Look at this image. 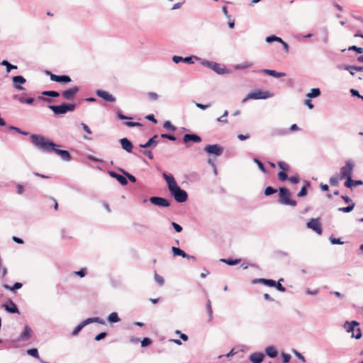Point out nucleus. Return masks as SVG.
I'll use <instances>...</instances> for the list:
<instances>
[{
    "instance_id": "nucleus-1",
    "label": "nucleus",
    "mask_w": 363,
    "mask_h": 363,
    "mask_svg": "<svg viewBox=\"0 0 363 363\" xmlns=\"http://www.w3.org/2000/svg\"><path fill=\"white\" fill-rule=\"evenodd\" d=\"M30 140L35 146H36L41 150L48 152L53 151L54 152L60 155L63 160H71L72 157L68 151L55 148V147H57L58 145L52 142L51 140L46 139L43 135L33 134L30 135Z\"/></svg>"
},
{
    "instance_id": "nucleus-2",
    "label": "nucleus",
    "mask_w": 363,
    "mask_h": 363,
    "mask_svg": "<svg viewBox=\"0 0 363 363\" xmlns=\"http://www.w3.org/2000/svg\"><path fill=\"white\" fill-rule=\"evenodd\" d=\"M162 176L167 182L171 195L174 196L175 201L179 203L185 202L187 200L188 194L178 186L174 177L167 173H163Z\"/></svg>"
},
{
    "instance_id": "nucleus-3",
    "label": "nucleus",
    "mask_w": 363,
    "mask_h": 363,
    "mask_svg": "<svg viewBox=\"0 0 363 363\" xmlns=\"http://www.w3.org/2000/svg\"><path fill=\"white\" fill-rule=\"evenodd\" d=\"M75 107V104H64L58 106H49V108L51 109L55 115L65 114L67 112L74 111Z\"/></svg>"
},
{
    "instance_id": "nucleus-4",
    "label": "nucleus",
    "mask_w": 363,
    "mask_h": 363,
    "mask_svg": "<svg viewBox=\"0 0 363 363\" xmlns=\"http://www.w3.org/2000/svg\"><path fill=\"white\" fill-rule=\"evenodd\" d=\"M272 94L267 91H262L257 89L254 91L249 93L245 98L242 101V103H245L249 99H266L270 98Z\"/></svg>"
},
{
    "instance_id": "nucleus-5",
    "label": "nucleus",
    "mask_w": 363,
    "mask_h": 363,
    "mask_svg": "<svg viewBox=\"0 0 363 363\" xmlns=\"http://www.w3.org/2000/svg\"><path fill=\"white\" fill-rule=\"evenodd\" d=\"M291 194L289 191L286 188H280L279 189V202L280 203L284 205H289L291 206H295L296 205V201L293 199H290L289 197Z\"/></svg>"
},
{
    "instance_id": "nucleus-6",
    "label": "nucleus",
    "mask_w": 363,
    "mask_h": 363,
    "mask_svg": "<svg viewBox=\"0 0 363 363\" xmlns=\"http://www.w3.org/2000/svg\"><path fill=\"white\" fill-rule=\"evenodd\" d=\"M354 164L352 160H347L345 164L340 168V177L343 179L347 177H352Z\"/></svg>"
},
{
    "instance_id": "nucleus-7",
    "label": "nucleus",
    "mask_w": 363,
    "mask_h": 363,
    "mask_svg": "<svg viewBox=\"0 0 363 363\" xmlns=\"http://www.w3.org/2000/svg\"><path fill=\"white\" fill-rule=\"evenodd\" d=\"M201 65L211 69L215 72H216L217 74H225V73L228 72L227 69H225V67L224 66H222L215 62L204 60V61L201 62Z\"/></svg>"
},
{
    "instance_id": "nucleus-8",
    "label": "nucleus",
    "mask_w": 363,
    "mask_h": 363,
    "mask_svg": "<svg viewBox=\"0 0 363 363\" xmlns=\"http://www.w3.org/2000/svg\"><path fill=\"white\" fill-rule=\"evenodd\" d=\"M204 151L208 154L220 156L223 152V148L219 145H208L204 147Z\"/></svg>"
},
{
    "instance_id": "nucleus-9",
    "label": "nucleus",
    "mask_w": 363,
    "mask_h": 363,
    "mask_svg": "<svg viewBox=\"0 0 363 363\" xmlns=\"http://www.w3.org/2000/svg\"><path fill=\"white\" fill-rule=\"evenodd\" d=\"M150 201L152 204L160 206V207H168L170 205V202L164 198L152 196L150 198Z\"/></svg>"
},
{
    "instance_id": "nucleus-10",
    "label": "nucleus",
    "mask_w": 363,
    "mask_h": 363,
    "mask_svg": "<svg viewBox=\"0 0 363 363\" xmlns=\"http://www.w3.org/2000/svg\"><path fill=\"white\" fill-rule=\"evenodd\" d=\"M46 74L50 76V79L53 82H57L64 83V84L69 83L71 82V78L67 75L58 76V75L51 73L49 71H47Z\"/></svg>"
},
{
    "instance_id": "nucleus-11",
    "label": "nucleus",
    "mask_w": 363,
    "mask_h": 363,
    "mask_svg": "<svg viewBox=\"0 0 363 363\" xmlns=\"http://www.w3.org/2000/svg\"><path fill=\"white\" fill-rule=\"evenodd\" d=\"M79 91V88L77 86H74L67 90L62 91V96L64 99L67 101H71L74 99L75 95Z\"/></svg>"
},
{
    "instance_id": "nucleus-12",
    "label": "nucleus",
    "mask_w": 363,
    "mask_h": 363,
    "mask_svg": "<svg viewBox=\"0 0 363 363\" xmlns=\"http://www.w3.org/2000/svg\"><path fill=\"white\" fill-rule=\"evenodd\" d=\"M33 330L28 325H25L23 328L22 332L18 336V341H28L31 337Z\"/></svg>"
},
{
    "instance_id": "nucleus-13",
    "label": "nucleus",
    "mask_w": 363,
    "mask_h": 363,
    "mask_svg": "<svg viewBox=\"0 0 363 363\" xmlns=\"http://www.w3.org/2000/svg\"><path fill=\"white\" fill-rule=\"evenodd\" d=\"M306 225L308 228L312 229L318 234L320 235L322 233L321 225L320 222L316 218H311L307 223Z\"/></svg>"
},
{
    "instance_id": "nucleus-14",
    "label": "nucleus",
    "mask_w": 363,
    "mask_h": 363,
    "mask_svg": "<svg viewBox=\"0 0 363 363\" xmlns=\"http://www.w3.org/2000/svg\"><path fill=\"white\" fill-rule=\"evenodd\" d=\"M2 307L8 313H19V310H18V306L12 300H9L6 303H5L2 305Z\"/></svg>"
},
{
    "instance_id": "nucleus-15",
    "label": "nucleus",
    "mask_w": 363,
    "mask_h": 363,
    "mask_svg": "<svg viewBox=\"0 0 363 363\" xmlns=\"http://www.w3.org/2000/svg\"><path fill=\"white\" fill-rule=\"evenodd\" d=\"M13 82V87L18 91L24 90V88L21 86L26 83V80L23 76H15L12 78Z\"/></svg>"
},
{
    "instance_id": "nucleus-16",
    "label": "nucleus",
    "mask_w": 363,
    "mask_h": 363,
    "mask_svg": "<svg viewBox=\"0 0 363 363\" xmlns=\"http://www.w3.org/2000/svg\"><path fill=\"white\" fill-rule=\"evenodd\" d=\"M359 325V323L356 320L352 321H345L343 328L345 329V330L348 333H352V334L355 332V327L358 326Z\"/></svg>"
},
{
    "instance_id": "nucleus-17",
    "label": "nucleus",
    "mask_w": 363,
    "mask_h": 363,
    "mask_svg": "<svg viewBox=\"0 0 363 363\" xmlns=\"http://www.w3.org/2000/svg\"><path fill=\"white\" fill-rule=\"evenodd\" d=\"M96 95L108 102H114L116 101L115 97L106 91L97 90Z\"/></svg>"
},
{
    "instance_id": "nucleus-18",
    "label": "nucleus",
    "mask_w": 363,
    "mask_h": 363,
    "mask_svg": "<svg viewBox=\"0 0 363 363\" xmlns=\"http://www.w3.org/2000/svg\"><path fill=\"white\" fill-rule=\"evenodd\" d=\"M264 358V355L262 352H254L249 357V359L252 363H261Z\"/></svg>"
},
{
    "instance_id": "nucleus-19",
    "label": "nucleus",
    "mask_w": 363,
    "mask_h": 363,
    "mask_svg": "<svg viewBox=\"0 0 363 363\" xmlns=\"http://www.w3.org/2000/svg\"><path fill=\"white\" fill-rule=\"evenodd\" d=\"M120 143L121 145L122 148L128 152H131L133 150V144L132 143L128 140L126 138H121L120 140Z\"/></svg>"
},
{
    "instance_id": "nucleus-20",
    "label": "nucleus",
    "mask_w": 363,
    "mask_h": 363,
    "mask_svg": "<svg viewBox=\"0 0 363 363\" xmlns=\"http://www.w3.org/2000/svg\"><path fill=\"white\" fill-rule=\"evenodd\" d=\"M97 323L104 325V324H105V320L99 317H92V318H89L82 322L84 327H85L86 325H87L90 323Z\"/></svg>"
},
{
    "instance_id": "nucleus-21",
    "label": "nucleus",
    "mask_w": 363,
    "mask_h": 363,
    "mask_svg": "<svg viewBox=\"0 0 363 363\" xmlns=\"http://www.w3.org/2000/svg\"><path fill=\"white\" fill-rule=\"evenodd\" d=\"M183 140L184 143H188L189 141L200 143L201 141V138L195 134H185L183 137Z\"/></svg>"
},
{
    "instance_id": "nucleus-22",
    "label": "nucleus",
    "mask_w": 363,
    "mask_h": 363,
    "mask_svg": "<svg viewBox=\"0 0 363 363\" xmlns=\"http://www.w3.org/2000/svg\"><path fill=\"white\" fill-rule=\"evenodd\" d=\"M264 351L266 355L270 358H275L278 355L277 349L272 345L267 347Z\"/></svg>"
},
{
    "instance_id": "nucleus-23",
    "label": "nucleus",
    "mask_w": 363,
    "mask_h": 363,
    "mask_svg": "<svg viewBox=\"0 0 363 363\" xmlns=\"http://www.w3.org/2000/svg\"><path fill=\"white\" fill-rule=\"evenodd\" d=\"M157 138V135H155L152 138L148 140V141L145 144H140V147L142 148H147L150 147H155L158 141L156 140V138Z\"/></svg>"
},
{
    "instance_id": "nucleus-24",
    "label": "nucleus",
    "mask_w": 363,
    "mask_h": 363,
    "mask_svg": "<svg viewBox=\"0 0 363 363\" xmlns=\"http://www.w3.org/2000/svg\"><path fill=\"white\" fill-rule=\"evenodd\" d=\"M109 174L113 177L116 178L117 181L121 184V185H126L128 184V181L125 177L123 175L118 174L114 172H109Z\"/></svg>"
},
{
    "instance_id": "nucleus-25",
    "label": "nucleus",
    "mask_w": 363,
    "mask_h": 363,
    "mask_svg": "<svg viewBox=\"0 0 363 363\" xmlns=\"http://www.w3.org/2000/svg\"><path fill=\"white\" fill-rule=\"evenodd\" d=\"M242 261L240 258H222L220 259V262L225 263L230 266H234L237 264H239Z\"/></svg>"
},
{
    "instance_id": "nucleus-26",
    "label": "nucleus",
    "mask_w": 363,
    "mask_h": 363,
    "mask_svg": "<svg viewBox=\"0 0 363 363\" xmlns=\"http://www.w3.org/2000/svg\"><path fill=\"white\" fill-rule=\"evenodd\" d=\"M262 72L274 77H281L286 76V74L284 72H278L272 69H264L262 70Z\"/></svg>"
},
{
    "instance_id": "nucleus-27",
    "label": "nucleus",
    "mask_w": 363,
    "mask_h": 363,
    "mask_svg": "<svg viewBox=\"0 0 363 363\" xmlns=\"http://www.w3.org/2000/svg\"><path fill=\"white\" fill-rule=\"evenodd\" d=\"M344 69L349 71L350 74L354 75L355 72H363V67L345 65Z\"/></svg>"
},
{
    "instance_id": "nucleus-28",
    "label": "nucleus",
    "mask_w": 363,
    "mask_h": 363,
    "mask_svg": "<svg viewBox=\"0 0 363 363\" xmlns=\"http://www.w3.org/2000/svg\"><path fill=\"white\" fill-rule=\"evenodd\" d=\"M107 320L111 323H116L121 320L116 312L111 313L107 317Z\"/></svg>"
},
{
    "instance_id": "nucleus-29",
    "label": "nucleus",
    "mask_w": 363,
    "mask_h": 363,
    "mask_svg": "<svg viewBox=\"0 0 363 363\" xmlns=\"http://www.w3.org/2000/svg\"><path fill=\"white\" fill-rule=\"evenodd\" d=\"M173 257L176 256H182L183 257H186L189 259H192L194 261L196 260V258L194 256H191L187 255L185 251H172Z\"/></svg>"
},
{
    "instance_id": "nucleus-30",
    "label": "nucleus",
    "mask_w": 363,
    "mask_h": 363,
    "mask_svg": "<svg viewBox=\"0 0 363 363\" xmlns=\"http://www.w3.org/2000/svg\"><path fill=\"white\" fill-rule=\"evenodd\" d=\"M320 95V90L318 88H313L309 93L306 94V97L309 99L316 98Z\"/></svg>"
},
{
    "instance_id": "nucleus-31",
    "label": "nucleus",
    "mask_w": 363,
    "mask_h": 363,
    "mask_svg": "<svg viewBox=\"0 0 363 363\" xmlns=\"http://www.w3.org/2000/svg\"><path fill=\"white\" fill-rule=\"evenodd\" d=\"M22 286H23V284L21 283L16 282L12 286L5 284L3 285V287L5 289L13 291L20 289L22 287Z\"/></svg>"
},
{
    "instance_id": "nucleus-32",
    "label": "nucleus",
    "mask_w": 363,
    "mask_h": 363,
    "mask_svg": "<svg viewBox=\"0 0 363 363\" xmlns=\"http://www.w3.org/2000/svg\"><path fill=\"white\" fill-rule=\"evenodd\" d=\"M342 179L339 175H334L330 178V184L331 186H337L339 182Z\"/></svg>"
},
{
    "instance_id": "nucleus-33",
    "label": "nucleus",
    "mask_w": 363,
    "mask_h": 363,
    "mask_svg": "<svg viewBox=\"0 0 363 363\" xmlns=\"http://www.w3.org/2000/svg\"><path fill=\"white\" fill-rule=\"evenodd\" d=\"M206 311L208 315V320L211 321L213 318V310L211 307V303L209 299L207 300L206 303Z\"/></svg>"
},
{
    "instance_id": "nucleus-34",
    "label": "nucleus",
    "mask_w": 363,
    "mask_h": 363,
    "mask_svg": "<svg viewBox=\"0 0 363 363\" xmlns=\"http://www.w3.org/2000/svg\"><path fill=\"white\" fill-rule=\"evenodd\" d=\"M281 281H284L283 278L279 279L278 281H275V286L274 287H275L279 291L284 292L286 291V288L281 284Z\"/></svg>"
},
{
    "instance_id": "nucleus-35",
    "label": "nucleus",
    "mask_w": 363,
    "mask_h": 363,
    "mask_svg": "<svg viewBox=\"0 0 363 363\" xmlns=\"http://www.w3.org/2000/svg\"><path fill=\"white\" fill-rule=\"evenodd\" d=\"M1 65L6 67L7 72H10V71L13 69H17L16 65H11L7 60H3L1 62Z\"/></svg>"
},
{
    "instance_id": "nucleus-36",
    "label": "nucleus",
    "mask_w": 363,
    "mask_h": 363,
    "mask_svg": "<svg viewBox=\"0 0 363 363\" xmlns=\"http://www.w3.org/2000/svg\"><path fill=\"white\" fill-rule=\"evenodd\" d=\"M265 40H266V42H267L269 43L274 42V41H276L278 43L282 42V39L281 38L275 36V35L267 36Z\"/></svg>"
},
{
    "instance_id": "nucleus-37",
    "label": "nucleus",
    "mask_w": 363,
    "mask_h": 363,
    "mask_svg": "<svg viewBox=\"0 0 363 363\" xmlns=\"http://www.w3.org/2000/svg\"><path fill=\"white\" fill-rule=\"evenodd\" d=\"M42 94L50 97H57L60 96L59 92L55 91H44L42 92Z\"/></svg>"
},
{
    "instance_id": "nucleus-38",
    "label": "nucleus",
    "mask_w": 363,
    "mask_h": 363,
    "mask_svg": "<svg viewBox=\"0 0 363 363\" xmlns=\"http://www.w3.org/2000/svg\"><path fill=\"white\" fill-rule=\"evenodd\" d=\"M27 354L33 357L39 358L38 351L36 348L28 349Z\"/></svg>"
},
{
    "instance_id": "nucleus-39",
    "label": "nucleus",
    "mask_w": 363,
    "mask_h": 363,
    "mask_svg": "<svg viewBox=\"0 0 363 363\" xmlns=\"http://www.w3.org/2000/svg\"><path fill=\"white\" fill-rule=\"evenodd\" d=\"M354 203H352L351 205L347 206V207H342L339 208V211L344 213H349L352 211L354 208Z\"/></svg>"
},
{
    "instance_id": "nucleus-40",
    "label": "nucleus",
    "mask_w": 363,
    "mask_h": 363,
    "mask_svg": "<svg viewBox=\"0 0 363 363\" xmlns=\"http://www.w3.org/2000/svg\"><path fill=\"white\" fill-rule=\"evenodd\" d=\"M254 162L257 164L259 169L264 173H266L267 172V169H265L264 164H262V162L257 159V158H255L254 160Z\"/></svg>"
},
{
    "instance_id": "nucleus-41",
    "label": "nucleus",
    "mask_w": 363,
    "mask_h": 363,
    "mask_svg": "<svg viewBox=\"0 0 363 363\" xmlns=\"http://www.w3.org/2000/svg\"><path fill=\"white\" fill-rule=\"evenodd\" d=\"M84 328V325H82V322L75 327V328L72 332V335L75 336L78 335V333L82 330Z\"/></svg>"
},
{
    "instance_id": "nucleus-42",
    "label": "nucleus",
    "mask_w": 363,
    "mask_h": 363,
    "mask_svg": "<svg viewBox=\"0 0 363 363\" xmlns=\"http://www.w3.org/2000/svg\"><path fill=\"white\" fill-rule=\"evenodd\" d=\"M152 344V340L149 337H144L141 341V347H145Z\"/></svg>"
},
{
    "instance_id": "nucleus-43",
    "label": "nucleus",
    "mask_w": 363,
    "mask_h": 363,
    "mask_svg": "<svg viewBox=\"0 0 363 363\" xmlns=\"http://www.w3.org/2000/svg\"><path fill=\"white\" fill-rule=\"evenodd\" d=\"M228 114V111H225L223 114L219 117L217 121L218 122H221V123H228V119H227V116Z\"/></svg>"
},
{
    "instance_id": "nucleus-44",
    "label": "nucleus",
    "mask_w": 363,
    "mask_h": 363,
    "mask_svg": "<svg viewBox=\"0 0 363 363\" xmlns=\"http://www.w3.org/2000/svg\"><path fill=\"white\" fill-rule=\"evenodd\" d=\"M155 280L160 286H162L164 283L163 277L157 273L155 274Z\"/></svg>"
},
{
    "instance_id": "nucleus-45",
    "label": "nucleus",
    "mask_w": 363,
    "mask_h": 363,
    "mask_svg": "<svg viewBox=\"0 0 363 363\" xmlns=\"http://www.w3.org/2000/svg\"><path fill=\"white\" fill-rule=\"evenodd\" d=\"M292 352L295 354V356L300 360L302 362H306V359L305 357L300 353L298 352L295 349H293L292 350Z\"/></svg>"
},
{
    "instance_id": "nucleus-46",
    "label": "nucleus",
    "mask_w": 363,
    "mask_h": 363,
    "mask_svg": "<svg viewBox=\"0 0 363 363\" xmlns=\"http://www.w3.org/2000/svg\"><path fill=\"white\" fill-rule=\"evenodd\" d=\"M252 65L253 64L251 62H243V63H241V64L237 65L236 68L237 69H246V68L251 67L252 66Z\"/></svg>"
},
{
    "instance_id": "nucleus-47",
    "label": "nucleus",
    "mask_w": 363,
    "mask_h": 363,
    "mask_svg": "<svg viewBox=\"0 0 363 363\" xmlns=\"http://www.w3.org/2000/svg\"><path fill=\"white\" fill-rule=\"evenodd\" d=\"M362 334L361 329L359 328H357L355 330V332L352 335V337H354L357 340L360 339L362 337Z\"/></svg>"
},
{
    "instance_id": "nucleus-48",
    "label": "nucleus",
    "mask_w": 363,
    "mask_h": 363,
    "mask_svg": "<svg viewBox=\"0 0 363 363\" xmlns=\"http://www.w3.org/2000/svg\"><path fill=\"white\" fill-rule=\"evenodd\" d=\"M277 191V189L272 188V186H267L264 190V194L266 196H270L274 193H276Z\"/></svg>"
},
{
    "instance_id": "nucleus-49",
    "label": "nucleus",
    "mask_w": 363,
    "mask_h": 363,
    "mask_svg": "<svg viewBox=\"0 0 363 363\" xmlns=\"http://www.w3.org/2000/svg\"><path fill=\"white\" fill-rule=\"evenodd\" d=\"M86 268H82L79 271H76L74 272V274L75 275H77L79 276V277L82 278V277H84L86 274Z\"/></svg>"
},
{
    "instance_id": "nucleus-50",
    "label": "nucleus",
    "mask_w": 363,
    "mask_h": 363,
    "mask_svg": "<svg viewBox=\"0 0 363 363\" xmlns=\"http://www.w3.org/2000/svg\"><path fill=\"white\" fill-rule=\"evenodd\" d=\"M163 127L167 130H171V131L175 130V127L174 125H172V123H170V121H167L164 123Z\"/></svg>"
},
{
    "instance_id": "nucleus-51",
    "label": "nucleus",
    "mask_w": 363,
    "mask_h": 363,
    "mask_svg": "<svg viewBox=\"0 0 363 363\" xmlns=\"http://www.w3.org/2000/svg\"><path fill=\"white\" fill-rule=\"evenodd\" d=\"M345 179H347V181L345 183V186L347 188H350V189L354 187L353 179H352V177H347Z\"/></svg>"
},
{
    "instance_id": "nucleus-52",
    "label": "nucleus",
    "mask_w": 363,
    "mask_h": 363,
    "mask_svg": "<svg viewBox=\"0 0 363 363\" xmlns=\"http://www.w3.org/2000/svg\"><path fill=\"white\" fill-rule=\"evenodd\" d=\"M265 281H266V279L264 278H258V279H254L252 280L251 283L252 284H265Z\"/></svg>"
},
{
    "instance_id": "nucleus-53",
    "label": "nucleus",
    "mask_w": 363,
    "mask_h": 363,
    "mask_svg": "<svg viewBox=\"0 0 363 363\" xmlns=\"http://www.w3.org/2000/svg\"><path fill=\"white\" fill-rule=\"evenodd\" d=\"M283 363H289L291 359V355L284 352L281 353Z\"/></svg>"
},
{
    "instance_id": "nucleus-54",
    "label": "nucleus",
    "mask_w": 363,
    "mask_h": 363,
    "mask_svg": "<svg viewBox=\"0 0 363 363\" xmlns=\"http://www.w3.org/2000/svg\"><path fill=\"white\" fill-rule=\"evenodd\" d=\"M278 166L280 169H281L284 171H288L289 169V165L284 162H279Z\"/></svg>"
},
{
    "instance_id": "nucleus-55",
    "label": "nucleus",
    "mask_w": 363,
    "mask_h": 363,
    "mask_svg": "<svg viewBox=\"0 0 363 363\" xmlns=\"http://www.w3.org/2000/svg\"><path fill=\"white\" fill-rule=\"evenodd\" d=\"M106 335H107V333L101 332L95 336V340L100 341V340H103L104 338H105L106 337Z\"/></svg>"
},
{
    "instance_id": "nucleus-56",
    "label": "nucleus",
    "mask_w": 363,
    "mask_h": 363,
    "mask_svg": "<svg viewBox=\"0 0 363 363\" xmlns=\"http://www.w3.org/2000/svg\"><path fill=\"white\" fill-rule=\"evenodd\" d=\"M349 50L356 51L357 53H362L363 52V48H358L356 45H352L349 47Z\"/></svg>"
},
{
    "instance_id": "nucleus-57",
    "label": "nucleus",
    "mask_w": 363,
    "mask_h": 363,
    "mask_svg": "<svg viewBox=\"0 0 363 363\" xmlns=\"http://www.w3.org/2000/svg\"><path fill=\"white\" fill-rule=\"evenodd\" d=\"M278 178L283 182L288 179V176L284 172L281 171L278 173Z\"/></svg>"
},
{
    "instance_id": "nucleus-58",
    "label": "nucleus",
    "mask_w": 363,
    "mask_h": 363,
    "mask_svg": "<svg viewBox=\"0 0 363 363\" xmlns=\"http://www.w3.org/2000/svg\"><path fill=\"white\" fill-rule=\"evenodd\" d=\"M275 281L273 279H266V281H265V286H270V287H274L275 286Z\"/></svg>"
},
{
    "instance_id": "nucleus-59",
    "label": "nucleus",
    "mask_w": 363,
    "mask_h": 363,
    "mask_svg": "<svg viewBox=\"0 0 363 363\" xmlns=\"http://www.w3.org/2000/svg\"><path fill=\"white\" fill-rule=\"evenodd\" d=\"M307 194V190H306V186H303L301 188V189L300 190V191L298 193V197H302V196H306Z\"/></svg>"
},
{
    "instance_id": "nucleus-60",
    "label": "nucleus",
    "mask_w": 363,
    "mask_h": 363,
    "mask_svg": "<svg viewBox=\"0 0 363 363\" xmlns=\"http://www.w3.org/2000/svg\"><path fill=\"white\" fill-rule=\"evenodd\" d=\"M172 225L177 233H180L182 230V227L177 223L173 222Z\"/></svg>"
},
{
    "instance_id": "nucleus-61",
    "label": "nucleus",
    "mask_w": 363,
    "mask_h": 363,
    "mask_svg": "<svg viewBox=\"0 0 363 363\" xmlns=\"http://www.w3.org/2000/svg\"><path fill=\"white\" fill-rule=\"evenodd\" d=\"M81 125L82 126V128H83L84 130L86 133H88V134H89V135L92 133V132H91V129L89 128V126H88L86 124H85V123H81Z\"/></svg>"
},
{
    "instance_id": "nucleus-62",
    "label": "nucleus",
    "mask_w": 363,
    "mask_h": 363,
    "mask_svg": "<svg viewBox=\"0 0 363 363\" xmlns=\"http://www.w3.org/2000/svg\"><path fill=\"white\" fill-rule=\"evenodd\" d=\"M330 241L332 244H342L343 243L340 238H330Z\"/></svg>"
},
{
    "instance_id": "nucleus-63",
    "label": "nucleus",
    "mask_w": 363,
    "mask_h": 363,
    "mask_svg": "<svg viewBox=\"0 0 363 363\" xmlns=\"http://www.w3.org/2000/svg\"><path fill=\"white\" fill-rule=\"evenodd\" d=\"M161 137L163 138H167L172 141H174L176 140V138L174 135H168V134H162Z\"/></svg>"
},
{
    "instance_id": "nucleus-64",
    "label": "nucleus",
    "mask_w": 363,
    "mask_h": 363,
    "mask_svg": "<svg viewBox=\"0 0 363 363\" xmlns=\"http://www.w3.org/2000/svg\"><path fill=\"white\" fill-rule=\"evenodd\" d=\"M124 174L127 177V178L131 182H136V179L134 176H133L132 174L128 173V172H123Z\"/></svg>"
}]
</instances>
